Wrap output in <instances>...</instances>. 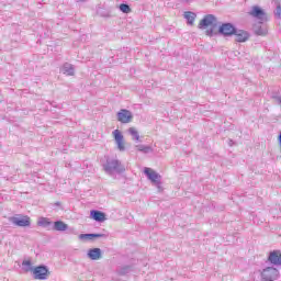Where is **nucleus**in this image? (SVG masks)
<instances>
[{
    "label": "nucleus",
    "mask_w": 281,
    "mask_h": 281,
    "mask_svg": "<svg viewBox=\"0 0 281 281\" xmlns=\"http://www.w3.org/2000/svg\"><path fill=\"white\" fill-rule=\"evenodd\" d=\"M103 170L110 177L113 175H122V172H126V168L122 162L116 158L105 157V162L102 164Z\"/></svg>",
    "instance_id": "nucleus-1"
},
{
    "label": "nucleus",
    "mask_w": 281,
    "mask_h": 281,
    "mask_svg": "<svg viewBox=\"0 0 281 281\" xmlns=\"http://www.w3.org/2000/svg\"><path fill=\"white\" fill-rule=\"evenodd\" d=\"M221 23L214 14L205 15L199 23L200 30H206V36H214Z\"/></svg>",
    "instance_id": "nucleus-2"
},
{
    "label": "nucleus",
    "mask_w": 281,
    "mask_h": 281,
    "mask_svg": "<svg viewBox=\"0 0 281 281\" xmlns=\"http://www.w3.org/2000/svg\"><path fill=\"white\" fill-rule=\"evenodd\" d=\"M280 278V271L274 267H268L261 271V280L274 281Z\"/></svg>",
    "instance_id": "nucleus-3"
},
{
    "label": "nucleus",
    "mask_w": 281,
    "mask_h": 281,
    "mask_svg": "<svg viewBox=\"0 0 281 281\" xmlns=\"http://www.w3.org/2000/svg\"><path fill=\"white\" fill-rule=\"evenodd\" d=\"M248 14L257 19L259 23H267V13L258 5H254Z\"/></svg>",
    "instance_id": "nucleus-4"
},
{
    "label": "nucleus",
    "mask_w": 281,
    "mask_h": 281,
    "mask_svg": "<svg viewBox=\"0 0 281 281\" xmlns=\"http://www.w3.org/2000/svg\"><path fill=\"white\" fill-rule=\"evenodd\" d=\"M9 221L10 223H12V225H15L16 227H30V225H32L30 216L16 215L10 217Z\"/></svg>",
    "instance_id": "nucleus-5"
},
{
    "label": "nucleus",
    "mask_w": 281,
    "mask_h": 281,
    "mask_svg": "<svg viewBox=\"0 0 281 281\" xmlns=\"http://www.w3.org/2000/svg\"><path fill=\"white\" fill-rule=\"evenodd\" d=\"M117 122H121V124H131L133 122V112L126 109H121L116 113Z\"/></svg>",
    "instance_id": "nucleus-6"
},
{
    "label": "nucleus",
    "mask_w": 281,
    "mask_h": 281,
    "mask_svg": "<svg viewBox=\"0 0 281 281\" xmlns=\"http://www.w3.org/2000/svg\"><path fill=\"white\" fill-rule=\"evenodd\" d=\"M49 270L45 266H37L33 268L34 280H47Z\"/></svg>",
    "instance_id": "nucleus-7"
},
{
    "label": "nucleus",
    "mask_w": 281,
    "mask_h": 281,
    "mask_svg": "<svg viewBox=\"0 0 281 281\" xmlns=\"http://www.w3.org/2000/svg\"><path fill=\"white\" fill-rule=\"evenodd\" d=\"M144 172L151 183H155L158 188L161 186V176L159 173L148 167L144 169Z\"/></svg>",
    "instance_id": "nucleus-8"
},
{
    "label": "nucleus",
    "mask_w": 281,
    "mask_h": 281,
    "mask_svg": "<svg viewBox=\"0 0 281 281\" xmlns=\"http://www.w3.org/2000/svg\"><path fill=\"white\" fill-rule=\"evenodd\" d=\"M218 33L222 34V36H234V34H236V26L232 23H224L218 27Z\"/></svg>",
    "instance_id": "nucleus-9"
},
{
    "label": "nucleus",
    "mask_w": 281,
    "mask_h": 281,
    "mask_svg": "<svg viewBox=\"0 0 281 281\" xmlns=\"http://www.w3.org/2000/svg\"><path fill=\"white\" fill-rule=\"evenodd\" d=\"M112 135L117 145L119 150H121V153H124V150H126V147L124 146V135H122V132H120V130H114L112 132Z\"/></svg>",
    "instance_id": "nucleus-10"
},
{
    "label": "nucleus",
    "mask_w": 281,
    "mask_h": 281,
    "mask_svg": "<svg viewBox=\"0 0 281 281\" xmlns=\"http://www.w3.org/2000/svg\"><path fill=\"white\" fill-rule=\"evenodd\" d=\"M268 260H269V262H271V265L280 267V265H281V251L280 250L271 251L269 257H268Z\"/></svg>",
    "instance_id": "nucleus-11"
},
{
    "label": "nucleus",
    "mask_w": 281,
    "mask_h": 281,
    "mask_svg": "<svg viewBox=\"0 0 281 281\" xmlns=\"http://www.w3.org/2000/svg\"><path fill=\"white\" fill-rule=\"evenodd\" d=\"M234 35L236 36L237 43H247L249 41V32L243 30H236Z\"/></svg>",
    "instance_id": "nucleus-12"
},
{
    "label": "nucleus",
    "mask_w": 281,
    "mask_h": 281,
    "mask_svg": "<svg viewBox=\"0 0 281 281\" xmlns=\"http://www.w3.org/2000/svg\"><path fill=\"white\" fill-rule=\"evenodd\" d=\"M252 31L257 36H267V33H268L267 26L260 22H258L257 24H254Z\"/></svg>",
    "instance_id": "nucleus-13"
},
{
    "label": "nucleus",
    "mask_w": 281,
    "mask_h": 281,
    "mask_svg": "<svg viewBox=\"0 0 281 281\" xmlns=\"http://www.w3.org/2000/svg\"><path fill=\"white\" fill-rule=\"evenodd\" d=\"M90 216L93 221H97V223H104V221H106V214L101 211L92 210Z\"/></svg>",
    "instance_id": "nucleus-14"
},
{
    "label": "nucleus",
    "mask_w": 281,
    "mask_h": 281,
    "mask_svg": "<svg viewBox=\"0 0 281 281\" xmlns=\"http://www.w3.org/2000/svg\"><path fill=\"white\" fill-rule=\"evenodd\" d=\"M90 260H100L102 258V250L100 248H92L88 251Z\"/></svg>",
    "instance_id": "nucleus-15"
},
{
    "label": "nucleus",
    "mask_w": 281,
    "mask_h": 281,
    "mask_svg": "<svg viewBox=\"0 0 281 281\" xmlns=\"http://www.w3.org/2000/svg\"><path fill=\"white\" fill-rule=\"evenodd\" d=\"M93 238H106L105 234H80L79 240H93Z\"/></svg>",
    "instance_id": "nucleus-16"
},
{
    "label": "nucleus",
    "mask_w": 281,
    "mask_h": 281,
    "mask_svg": "<svg viewBox=\"0 0 281 281\" xmlns=\"http://www.w3.org/2000/svg\"><path fill=\"white\" fill-rule=\"evenodd\" d=\"M60 71H61V74H65L66 76H74V74H75L74 65L66 63L60 68Z\"/></svg>",
    "instance_id": "nucleus-17"
},
{
    "label": "nucleus",
    "mask_w": 281,
    "mask_h": 281,
    "mask_svg": "<svg viewBox=\"0 0 281 281\" xmlns=\"http://www.w3.org/2000/svg\"><path fill=\"white\" fill-rule=\"evenodd\" d=\"M68 228H69V226L63 221H56L54 223V229L56 232H67Z\"/></svg>",
    "instance_id": "nucleus-18"
},
{
    "label": "nucleus",
    "mask_w": 281,
    "mask_h": 281,
    "mask_svg": "<svg viewBox=\"0 0 281 281\" xmlns=\"http://www.w3.org/2000/svg\"><path fill=\"white\" fill-rule=\"evenodd\" d=\"M184 19H187L189 25H194V21L196 19V13L192 11L184 12Z\"/></svg>",
    "instance_id": "nucleus-19"
},
{
    "label": "nucleus",
    "mask_w": 281,
    "mask_h": 281,
    "mask_svg": "<svg viewBox=\"0 0 281 281\" xmlns=\"http://www.w3.org/2000/svg\"><path fill=\"white\" fill-rule=\"evenodd\" d=\"M137 150L139 153H144L145 155H148V153H153V147L147 145H136Z\"/></svg>",
    "instance_id": "nucleus-20"
},
{
    "label": "nucleus",
    "mask_w": 281,
    "mask_h": 281,
    "mask_svg": "<svg viewBox=\"0 0 281 281\" xmlns=\"http://www.w3.org/2000/svg\"><path fill=\"white\" fill-rule=\"evenodd\" d=\"M37 225L40 227H49V225H52V221H49V218L47 217H41L37 222Z\"/></svg>",
    "instance_id": "nucleus-21"
},
{
    "label": "nucleus",
    "mask_w": 281,
    "mask_h": 281,
    "mask_svg": "<svg viewBox=\"0 0 281 281\" xmlns=\"http://www.w3.org/2000/svg\"><path fill=\"white\" fill-rule=\"evenodd\" d=\"M128 133L132 136V139H134L135 142H139V132H137L135 127H130Z\"/></svg>",
    "instance_id": "nucleus-22"
},
{
    "label": "nucleus",
    "mask_w": 281,
    "mask_h": 281,
    "mask_svg": "<svg viewBox=\"0 0 281 281\" xmlns=\"http://www.w3.org/2000/svg\"><path fill=\"white\" fill-rule=\"evenodd\" d=\"M22 267H23V270L27 273V272H30V271H34V267H32V261H30V260H24L23 262H22Z\"/></svg>",
    "instance_id": "nucleus-23"
},
{
    "label": "nucleus",
    "mask_w": 281,
    "mask_h": 281,
    "mask_svg": "<svg viewBox=\"0 0 281 281\" xmlns=\"http://www.w3.org/2000/svg\"><path fill=\"white\" fill-rule=\"evenodd\" d=\"M120 10L124 14H128L131 12V7L126 3H122V4H120Z\"/></svg>",
    "instance_id": "nucleus-24"
},
{
    "label": "nucleus",
    "mask_w": 281,
    "mask_h": 281,
    "mask_svg": "<svg viewBox=\"0 0 281 281\" xmlns=\"http://www.w3.org/2000/svg\"><path fill=\"white\" fill-rule=\"evenodd\" d=\"M280 15H281V5L279 4L276 10V16H278V19H280Z\"/></svg>",
    "instance_id": "nucleus-25"
},
{
    "label": "nucleus",
    "mask_w": 281,
    "mask_h": 281,
    "mask_svg": "<svg viewBox=\"0 0 281 281\" xmlns=\"http://www.w3.org/2000/svg\"><path fill=\"white\" fill-rule=\"evenodd\" d=\"M272 99L276 100L278 104H281V95H273Z\"/></svg>",
    "instance_id": "nucleus-26"
},
{
    "label": "nucleus",
    "mask_w": 281,
    "mask_h": 281,
    "mask_svg": "<svg viewBox=\"0 0 281 281\" xmlns=\"http://www.w3.org/2000/svg\"><path fill=\"white\" fill-rule=\"evenodd\" d=\"M77 3H86L87 0H76Z\"/></svg>",
    "instance_id": "nucleus-27"
}]
</instances>
